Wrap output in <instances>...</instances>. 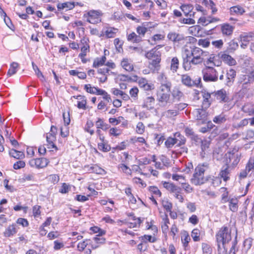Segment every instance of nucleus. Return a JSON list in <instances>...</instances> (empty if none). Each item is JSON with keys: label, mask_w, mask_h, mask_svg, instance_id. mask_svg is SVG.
<instances>
[{"label": "nucleus", "mask_w": 254, "mask_h": 254, "mask_svg": "<svg viewBox=\"0 0 254 254\" xmlns=\"http://www.w3.org/2000/svg\"><path fill=\"white\" fill-rule=\"evenodd\" d=\"M175 144H176V142L174 137H168L165 142V145L168 148H172Z\"/></svg>", "instance_id": "nucleus-51"}, {"label": "nucleus", "mask_w": 254, "mask_h": 254, "mask_svg": "<svg viewBox=\"0 0 254 254\" xmlns=\"http://www.w3.org/2000/svg\"><path fill=\"white\" fill-rule=\"evenodd\" d=\"M84 89L88 92L91 94H95L97 91V87H92L91 84H86L84 85Z\"/></svg>", "instance_id": "nucleus-56"}, {"label": "nucleus", "mask_w": 254, "mask_h": 254, "mask_svg": "<svg viewBox=\"0 0 254 254\" xmlns=\"http://www.w3.org/2000/svg\"><path fill=\"white\" fill-rule=\"evenodd\" d=\"M235 27L228 23H224L221 25V31L223 36H230L232 35Z\"/></svg>", "instance_id": "nucleus-16"}, {"label": "nucleus", "mask_w": 254, "mask_h": 254, "mask_svg": "<svg viewBox=\"0 0 254 254\" xmlns=\"http://www.w3.org/2000/svg\"><path fill=\"white\" fill-rule=\"evenodd\" d=\"M118 32V29L117 28L113 27L107 28L104 32L103 35L107 38H114L116 36Z\"/></svg>", "instance_id": "nucleus-23"}, {"label": "nucleus", "mask_w": 254, "mask_h": 254, "mask_svg": "<svg viewBox=\"0 0 254 254\" xmlns=\"http://www.w3.org/2000/svg\"><path fill=\"white\" fill-rule=\"evenodd\" d=\"M122 67L127 71H132L133 70L134 67L132 62L130 59L124 58L121 62Z\"/></svg>", "instance_id": "nucleus-17"}, {"label": "nucleus", "mask_w": 254, "mask_h": 254, "mask_svg": "<svg viewBox=\"0 0 254 254\" xmlns=\"http://www.w3.org/2000/svg\"><path fill=\"white\" fill-rule=\"evenodd\" d=\"M174 138L176 144L178 146H181L186 143V138L179 132H177L174 134Z\"/></svg>", "instance_id": "nucleus-18"}, {"label": "nucleus", "mask_w": 254, "mask_h": 254, "mask_svg": "<svg viewBox=\"0 0 254 254\" xmlns=\"http://www.w3.org/2000/svg\"><path fill=\"white\" fill-rule=\"evenodd\" d=\"M200 231L197 229H193L191 232V237L194 241H199Z\"/></svg>", "instance_id": "nucleus-53"}, {"label": "nucleus", "mask_w": 254, "mask_h": 254, "mask_svg": "<svg viewBox=\"0 0 254 254\" xmlns=\"http://www.w3.org/2000/svg\"><path fill=\"white\" fill-rule=\"evenodd\" d=\"M194 50V47H192L186 45L184 46L182 50V57L183 59V67L185 70L190 69V66L188 65V61Z\"/></svg>", "instance_id": "nucleus-7"}, {"label": "nucleus", "mask_w": 254, "mask_h": 254, "mask_svg": "<svg viewBox=\"0 0 254 254\" xmlns=\"http://www.w3.org/2000/svg\"><path fill=\"white\" fill-rule=\"evenodd\" d=\"M17 232L15 225L14 224H12L9 225L5 230V231L3 233V235L5 237H9L11 236H13Z\"/></svg>", "instance_id": "nucleus-27"}, {"label": "nucleus", "mask_w": 254, "mask_h": 254, "mask_svg": "<svg viewBox=\"0 0 254 254\" xmlns=\"http://www.w3.org/2000/svg\"><path fill=\"white\" fill-rule=\"evenodd\" d=\"M98 149L104 152H108L110 150V147L108 144L104 142V140L101 141V142L98 143Z\"/></svg>", "instance_id": "nucleus-50"}, {"label": "nucleus", "mask_w": 254, "mask_h": 254, "mask_svg": "<svg viewBox=\"0 0 254 254\" xmlns=\"http://www.w3.org/2000/svg\"><path fill=\"white\" fill-rule=\"evenodd\" d=\"M211 97V94L208 92H204L203 93V101L202 102V107L204 108H207L209 107L210 105V101L209 100Z\"/></svg>", "instance_id": "nucleus-32"}, {"label": "nucleus", "mask_w": 254, "mask_h": 254, "mask_svg": "<svg viewBox=\"0 0 254 254\" xmlns=\"http://www.w3.org/2000/svg\"><path fill=\"white\" fill-rule=\"evenodd\" d=\"M172 95L175 100L181 101L183 97L184 94L178 88L175 87L172 91Z\"/></svg>", "instance_id": "nucleus-28"}, {"label": "nucleus", "mask_w": 254, "mask_h": 254, "mask_svg": "<svg viewBox=\"0 0 254 254\" xmlns=\"http://www.w3.org/2000/svg\"><path fill=\"white\" fill-rule=\"evenodd\" d=\"M138 92L139 90L137 87H134L130 89L129 94L131 98H133L134 99H136L137 98Z\"/></svg>", "instance_id": "nucleus-57"}, {"label": "nucleus", "mask_w": 254, "mask_h": 254, "mask_svg": "<svg viewBox=\"0 0 254 254\" xmlns=\"http://www.w3.org/2000/svg\"><path fill=\"white\" fill-rule=\"evenodd\" d=\"M163 207L168 211H170L172 208V204L168 200H163L162 201Z\"/></svg>", "instance_id": "nucleus-55"}, {"label": "nucleus", "mask_w": 254, "mask_h": 254, "mask_svg": "<svg viewBox=\"0 0 254 254\" xmlns=\"http://www.w3.org/2000/svg\"><path fill=\"white\" fill-rule=\"evenodd\" d=\"M49 161L45 158L33 159L29 161V164L32 167L37 169L46 167L49 164Z\"/></svg>", "instance_id": "nucleus-10"}, {"label": "nucleus", "mask_w": 254, "mask_h": 254, "mask_svg": "<svg viewBox=\"0 0 254 254\" xmlns=\"http://www.w3.org/2000/svg\"><path fill=\"white\" fill-rule=\"evenodd\" d=\"M171 82L165 81L162 82L157 94V101L162 104L167 103L170 98Z\"/></svg>", "instance_id": "nucleus-2"}, {"label": "nucleus", "mask_w": 254, "mask_h": 254, "mask_svg": "<svg viewBox=\"0 0 254 254\" xmlns=\"http://www.w3.org/2000/svg\"><path fill=\"white\" fill-rule=\"evenodd\" d=\"M230 171L229 170V167L227 165L224 166L221 168V171L219 173V176L221 178L226 182L230 179Z\"/></svg>", "instance_id": "nucleus-21"}, {"label": "nucleus", "mask_w": 254, "mask_h": 254, "mask_svg": "<svg viewBox=\"0 0 254 254\" xmlns=\"http://www.w3.org/2000/svg\"><path fill=\"white\" fill-rule=\"evenodd\" d=\"M173 196L178 199L180 202L182 203L184 201V198L182 195V190L180 188L179 190L175 191L173 193Z\"/></svg>", "instance_id": "nucleus-49"}, {"label": "nucleus", "mask_w": 254, "mask_h": 254, "mask_svg": "<svg viewBox=\"0 0 254 254\" xmlns=\"http://www.w3.org/2000/svg\"><path fill=\"white\" fill-rule=\"evenodd\" d=\"M218 57L220 58L225 64L229 65H234L236 64V60L231 56L224 53H220Z\"/></svg>", "instance_id": "nucleus-15"}, {"label": "nucleus", "mask_w": 254, "mask_h": 254, "mask_svg": "<svg viewBox=\"0 0 254 254\" xmlns=\"http://www.w3.org/2000/svg\"><path fill=\"white\" fill-rule=\"evenodd\" d=\"M180 184L182 185L183 189L187 193H190L193 191V189L190 186L189 183H186V181L184 182H180Z\"/></svg>", "instance_id": "nucleus-42"}, {"label": "nucleus", "mask_w": 254, "mask_h": 254, "mask_svg": "<svg viewBox=\"0 0 254 254\" xmlns=\"http://www.w3.org/2000/svg\"><path fill=\"white\" fill-rule=\"evenodd\" d=\"M160 53L156 48H153L145 54V57L148 59H152L154 64H157L161 61Z\"/></svg>", "instance_id": "nucleus-11"}, {"label": "nucleus", "mask_w": 254, "mask_h": 254, "mask_svg": "<svg viewBox=\"0 0 254 254\" xmlns=\"http://www.w3.org/2000/svg\"><path fill=\"white\" fill-rule=\"evenodd\" d=\"M204 63L205 67H213V66H219L221 64V61L217 59V57L213 54H211L209 57L206 60H204Z\"/></svg>", "instance_id": "nucleus-12"}, {"label": "nucleus", "mask_w": 254, "mask_h": 254, "mask_svg": "<svg viewBox=\"0 0 254 254\" xmlns=\"http://www.w3.org/2000/svg\"><path fill=\"white\" fill-rule=\"evenodd\" d=\"M236 76V71L235 70L233 69H230L228 70L227 73V77L228 79V81L227 82V85L230 86L231 85L232 79H234L235 77Z\"/></svg>", "instance_id": "nucleus-40"}, {"label": "nucleus", "mask_w": 254, "mask_h": 254, "mask_svg": "<svg viewBox=\"0 0 254 254\" xmlns=\"http://www.w3.org/2000/svg\"><path fill=\"white\" fill-rule=\"evenodd\" d=\"M89 40L86 37H83L81 40V43L83 46L81 48V53L79 55L80 59L84 58L86 56L87 53L89 52L90 47L88 44Z\"/></svg>", "instance_id": "nucleus-13"}, {"label": "nucleus", "mask_w": 254, "mask_h": 254, "mask_svg": "<svg viewBox=\"0 0 254 254\" xmlns=\"http://www.w3.org/2000/svg\"><path fill=\"white\" fill-rule=\"evenodd\" d=\"M19 67V64L16 62H13L10 65V68L8 71L7 74L9 76H11L14 74Z\"/></svg>", "instance_id": "nucleus-38"}, {"label": "nucleus", "mask_w": 254, "mask_h": 254, "mask_svg": "<svg viewBox=\"0 0 254 254\" xmlns=\"http://www.w3.org/2000/svg\"><path fill=\"white\" fill-rule=\"evenodd\" d=\"M194 118L198 121L199 124H204L207 117V113L204 109H196L192 112Z\"/></svg>", "instance_id": "nucleus-9"}, {"label": "nucleus", "mask_w": 254, "mask_h": 254, "mask_svg": "<svg viewBox=\"0 0 254 254\" xmlns=\"http://www.w3.org/2000/svg\"><path fill=\"white\" fill-rule=\"evenodd\" d=\"M201 28L199 25H194L189 27L188 32L190 34L195 36L199 37L201 35L200 31Z\"/></svg>", "instance_id": "nucleus-22"}, {"label": "nucleus", "mask_w": 254, "mask_h": 254, "mask_svg": "<svg viewBox=\"0 0 254 254\" xmlns=\"http://www.w3.org/2000/svg\"><path fill=\"white\" fill-rule=\"evenodd\" d=\"M228 243H217L219 254H228Z\"/></svg>", "instance_id": "nucleus-31"}, {"label": "nucleus", "mask_w": 254, "mask_h": 254, "mask_svg": "<svg viewBox=\"0 0 254 254\" xmlns=\"http://www.w3.org/2000/svg\"><path fill=\"white\" fill-rule=\"evenodd\" d=\"M32 64L33 70H34L35 74H36L37 77L39 78H40V79L42 81H43V82L46 81V79H45L44 76L43 75L42 72L40 70V69H39L38 66L36 64H35L34 63H32Z\"/></svg>", "instance_id": "nucleus-37"}, {"label": "nucleus", "mask_w": 254, "mask_h": 254, "mask_svg": "<svg viewBox=\"0 0 254 254\" xmlns=\"http://www.w3.org/2000/svg\"><path fill=\"white\" fill-rule=\"evenodd\" d=\"M57 7L59 10L64 9L65 8L70 9L74 7V4L70 2H65L59 3Z\"/></svg>", "instance_id": "nucleus-47"}, {"label": "nucleus", "mask_w": 254, "mask_h": 254, "mask_svg": "<svg viewBox=\"0 0 254 254\" xmlns=\"http://www.w3.org/2000/svg\"><path fill=\"white\" fill-rule=\"evenodd\" d=\"M102 13L99 10H92L84 14V17L87 21L92 24L99 23L101 21Z\"/></svg>", "instance_id": "nucleus-8"}, {"label": "nucleus", "mask_w": 254, "mask_h": 254, "mask_svg": "<svg viewBox=\"0 0 254 254\" xmlns=\"http://www.w3.org/2000/svg\"><path fill=\"white\" fill-rule=\"evenodd\" d=\"M198 45L204 48H207L210 45V41L207 39H200L198 42Z\"/></svg>", "instance_id": "nucleus-60"}, {"label": "nucleus", "mask_w": 254, "mask_h": 254, "mask_svg": "<svg viewBox=\"0 0 254 254\" xmlns=\"http://www.w3.org/2000/svg\"><path fill=\"white\" fill-rule=\"evenodd\" d=\"M90 240L86 239L82 242L79 243L77 245L78 250L80 252L83 251L88 245L90 244Z\"/></svg>", "instance_id": "nucleus-48"}, {"label": "nucleus", "mask_w": 254, "mask_h": 254, "mask_svg": "<svg viewBox=\"0 0 254 254\" xmlns=\"http://www.w3.org/2000/svg\"><path fill=\"white\" fill-rule=\"evenodd\" d=\"M212 94L214 95L216 99L220 102H226L227 101V93L225 90L221 89Z\"/></svg>", "instance_id": "nucleus-20"}, {"label": "nucleus", "mask_w": 254, "mask_h": 254, "mask_svg": "<svg viewBox=\"0 0 254 254\" xmlns=\"http://www.w3.org/2000/svg\"><path fill=\"white\" fill-rule=\"evenodd\" d=\"M181 239L183 246L185 248H187L188 246L189 243L190 241V238L189 235L187 233L185 232L182 235Z\"/></svg>", "instance_id": "nucleus-43"}, {"label": "nucleus", "mask_w": 254, "mask_h": 254, "mask_svg": "<svg viewBox=\"0 0 254 254\" xmlns=\"http://www.w3.org/2000/svg\"><path fill=\"white\" fill-rule=\"evenodd\" d=\"M252 37V36L249 34H247L246 33L241 34L240 36V41L245 42V43H249Z\"/></svg>", "instance_id": "nucleus-54"}, {"label": "nucleus", "mask_w": 254, "mask_h": 254, "mask_svg": "<svg viewBox=\"0 0 254 254\" xmlns=\"http://www.w3.org/2000/svg\"><path fill=\"white\" fill-rule=\"evenodd\" d=\"M49 181L54 184H57L60 180L59 176L56 174L50 175L48 177Z\"/></svg>", "instance_id": "nucleus-59"}, {"label": "nucleus", "mask_w": 254, "mask_h": 254, "mask_svg": "<svg viewBox=\"0 0 254 254\" xmlns=\"http://www.w3.org/2000/svg\"><path fill=\"white\" fill-rule=\"evenodd\" d=\"M76 99L81 100L80 101L77 102V107L79 109H85L86 104V101L85 99V97L82 96H78Z\"/></svg>", "instance_id": "nucleus-46"}, {"label": "nucleus", "mask_w": 254, "mask_h": 254, "mask_svg": "<svg viewBox=\"0 0 254 254\" xmlns=\"http://www.w3.org/2000/svg\"><path fill=\"white\" fill-rule=\"evenodd\" d=\"M134 78L135 80L138 81V83L140 88L143 87L147 82V80L144 78H140L137 75H134Z\"/></svg>", "instance_id": "nucleus-52"}, {"label": "nucleus", "mask_w": 254, "mask_h": 254, "mask_svg": "<svg viewBox=\"0 0 254 254\" xmlns=\"http://www.w3.org/2000/svg\"><path fill=\"white\" fill-rule=\"evenodd\" d=\"M127 40L133 43H139L141 41V37L132 32L127 35Z\"/></svg>", "instance_id": "nucleus-33"}, {"label": "nucleus", "mask_w": 254, "mask_h": 254, "mask_svg": "<svg viewBox=\"0 0 254 254\" xmlns=\"http://www.w3.org/2000/svg\"><path fill=\"white\" fill-rule=\"evenodd\" d=\"M180 8L186 16L187 15L189 14V13L191 12L193 9V6L190 4H182L180 6Z\"/></svg>", "instance_id": "nucleus-35"}, {"label": "nucleus", "mask_w": 254, "mask_h": 254, "mask_svg": "<svg viewBox=\"0 0 254 254\" xmlns=\"http://www.w3.org/2000/svg\"><path fill=\"white\" fill-rule=\"evenodd\" d=\"M213 122L216 124H222L225 123L227 121L226 116L223 113H221L218 115L215 116L213 119Z\"/></svg>", "instance_id": "nucleus-26"}, {"label": "nucleus", "mask_w": 254, "mask_h": 254, "mask_svg": "<svg viewBox=\"0 0 254 254\" xmlns=\"http://www.w3.org/2000/svg\"><path fill=\"white\" fill-rule=\"evenodd\" d=\"M238 202L237 199H231L229 201V207L231 211L236 212L238 209Z\"/></svg>", "instance_id": "nucleus-45"}, {"label": "nucleus", "mask_w": 254, "mask_h": 254, "mask_svg": "<svg viewBox=\"0 0 254 254\" xmlns=\"http://www.w3.org/2000/svg\"><path fill=\"white\" fill-rule=\"evenodd\" d=\"M209 168V164L207 163L200 164L195 168L193 176L190 179L191 184L199 186L203 184L206 179L204 178V172Z\"/></svg>", "instance_id": "nucleus-1"}, {"label": "nucleus", "mask_w": 254, "mask_h": 254, "mask_svg": "<svg viewBox=\"0 0 254 254\" xmlns=\"http://www.w3.org/2000/svg\"><path fill=\"white\" fill-rule=\"evenodd\" d=\"M193 54L188 61V65L191 67V65H197L201 64L204 62L203 56L204 54L201 49L198 47H194Z\"/></svg>", "instance_id": "nucleus-4"}, {"label": "nucleus", "mask_w": 254, "mask_h": 254, "mask_svg": "<svg viewBox=\"0 0 254 254\" xmlns=\"http://www.w3.org/2000/svg\"><path fill=\"white\" fill-rule=\"evenodd\" d=\"M217 243H229L231 240V230L227 227H222L216 236Z\"/></svg>", "instance_id": "nucleus-5"}, {"label": "nucleus", "mask_w": 254, "mask_h": 254, "mask_svg": "<svg viewBox=\"0 0 254 254\" xmlns=\"http://www.w3.org/2000/svg\"><path fill=\"white\" fill-rule=\"evenodd\" d=\"M9 153L11 157L17 159H22L25 156L23 152L17 151L15 149L10 150Z\"/></svg>", "instance_id": "nucleus-34"}, {"label": "nucleus", "mask_w": 254, "mask_h": 254, "mask_svg": "<svg viewBox=\"0 0 254 254\" xmlns=\"http://www.w3.org/2000/svg\"><path fill=\"white\" fill-rule=\"evenodd\" d=\"M181 81L184 85L188 87L193 86V80H192L190 77L187 74H183L182 75Z\"/></svg>", "instance_id": "nucleus-29"}, {"label": "nucleus", "mask_w": 254, "mask_h": 254, "mask_svg": "<svg viewBox=\"0 0 254 254\" xmlns=\"http://www.w3.org/2000/svg\"><path fill=\"white\" fill-rule=\"evenodd\" d=\"M95 125L98 129H102L104 130H106L109 128L108 125L104 123L103 120L100 118L98 119Z\"/></svg>", "instance_id": "nucleus-39"}, {"label": "nucleus", "mask_w": 254, "mask_h": 254, "mask_svg": "<svg viewBox=\"0 0 254 254\" xmlns=\"http://www.w3.org/2000/svg\"><path fill=\"white\" fill-rule=\"evenodd\" d=\"M92 171L98 174H102L104 172V170L101 168L97 165H94L90 168Z\"/></svg>", "instance_id": "nucleus-63"}, {"label": "nucleus", "mask_w": 254, "mask_h": 254, "mask_svg": "<svg viewBox=\"0 0 254 254\" xmlns=\"http://www.w3.org/2000/svg\"><path fill=\"white\" fill-rule=\"evenodd\" d=\"M41 206L39 205H35L33 207V214L34 217H39L41 214Z\"/></svg>", "instance_id": "nucleus-61"}, {"label": "nucleus", "mask_w": 254, "mask_h": 254, "mask_svg": "<svg viewBox=\"0 0 254 254\" xmlns=\"http://www.w3.org/2000/svg\"><path fill=\"white\" fill-rule=\"evenodd\" d=\"M179 67V61L177 57H173L171 61L170 70L175 73L177 71Z\"/></svg>", "instance_id": "nucleus-25"}, {"label": "nucleus", "mask_w": 254, "mask_h": 254, "mask_svg": "<svg viewBox=\"0 0 254 254\" xmlns=\"http://www.w3.org/2000/svg\"><path fill=\"white\" fill-rule=\"evenodd\" d=\"M247 169L248 170V172L252 170L254 172V158H251L249 160V163L247 165Z\"/></svg>", "instance_id": "nucleus-64"}, {"label": "nucleus", "mask_w": 254, "mask_h": 254, "mask_svg": "<svg viewBox=\"0 0 254 254\" xmlns=\"http://www.w3.org/2000/svg\"><path fill=\"white\" fill-rule=\"evenodd\" d=\"M102 235H96L93 240L97 244H103L105 243L106 239L102 237Z\"/></svg>", "instance_id": "nucleus-62"}, {"label": "nucleus", "mask_w": 254, "mask_h": 254, "mask_svg": "<svg viewBox=\"0 0 254 254\" xmlns=\"http://www.w3.org/2000/svg\"><path fill=\"white\" fill-rule=\"evenodd\" d=\"M46 139L47 142L52 148L56 147L54 143V142L56 140V134L48 133L47 134Z\"/></svg>", "instance_id": "nucleus-41"}, {"label": "nucleus", "mask_w": 254, "mask_h": 254, "mask_svg": "<svg viewBox=\"0 0 254 254\" xmlns=\"http://www.w3.org/2000/svg\"><path fill=\"white\" fill-rule=\"evenodd\" d=\"M106 61V58L105 56L101 58H97L95 59L93 62V66L94 67H98L103 65Z\"/></svg>", "instance_id": "nucleus-36"}, {"label": "nucleus", "mask_w": 254, "mask_h": 254, "mask_svg": "<svg viewBox=\"0 0 254 254\" xmlns=\"http://www.w3.org/2000/svg\"><path fill=\"white\" fill-rule=\"evenodd\" d=\"M245 12V9L240 5L232 6L230 9L231 14L242 15Z\"/></svg>", "instance_id": "nucleus-30"}, {"label": "nucleus", "mask_w": 254, "mask_h": 254, "mask_svg": "<svg viewBox=\"0 0 254 254\" xmlns=\"http://www.w3.org/2000/svg\"><path fill=\"white\" fill-rule=\"evenodd\" d=\"M178 113V110L177 109L169 110L163 113V116L168 118H172L176 116Z\"/></svg>", "instance_id": "nucleus-44"}, {"label": "nucleus", "mask_w": 254, "mask_h": 254, "mask_svg": "<svg viewBox=\"0 0 254 254\" xmlns=\"http://www.w3.org/2000/svg\"><path fill=\"white\" fill-rule=\"evenodd\" d=\"M229 157L230 162H231L233 159L234 160L232 162V164L234 165L237 164L240 160L239 154L238 153H237L236 154H231Z\"/></svg>", "instance_id": "nucleus-58"}, {"label": "nucleus", "mask_w": 254, "mask_h": 254, "mask_svg": "<svg viewBox=\"0 0 254 254\" xmlns=\"http://www.w3.org/2000/svg\"><path fill=\"white\" fill-rule=\"evenodd\" d=\"M253 82L254 81L248 74L242 75L240 77V82L242 84L241 92L246 95L248 97L253 95L254 94V88L252 87L248 88V85Z\"/></svg>", "instance_id": "nucleus-3"}, {"label": "nucleus", "mask_w": 254, "mask_h": 254, "mask_svg": "<svg viewBox=\"0 0 254 254\" xmlns=\"http://www.w3.org/2000/svg\"><path fill=\"white\" fill-rule=\"evenodd\" d=\"M163 186L170 193H173L175 191L179 190L180 187L175 185L173 183L163 182H162Z\"/></svg>", "instance_id": "nucleus-19"}, {"label": "nucleus", "mask_w": 254, "mask_h": 254, "mask_svg": "<svg viewBox=\"0 0 254 254\" xmlns=\"http://www.w3.org/2000/svg\"><path fill=\"white\" fill-rule=\"evenodd\" d=\"M167 38L174 43H179L185 39L182 34L175 32H170L167 35Z\"/></svg>", "instance_id": "nucleus-14"}, {"label": "nucleus", "mask_w": 254, "mask_h": 254, "mask_svg": "<svg viewBox=\"0 0 254 254\" xmlns=\"http://www.w3.org/2000/svg\"><path fill=\"white\" fill-rule=\"evenodd\" d=\"M149 23H144L141 26H138L136 28V32L138 34V36L141 37L144 36L147 31V28H151L152 26H149Z\"/></svg>", "instance_id": "nucleus-24"}, {"label": "nucleus", "mask_w": 254, "mask_h": 254, "mask_svg": "<svg viewBox=\"0 0 254 254\" xmlns=\"http://www.w3.org/2000/svg\"><path fill=\"white\" fill-rule=\"evenodd\" d=\"M203 78L205 81L215 82L218 80L217 70L213 67H205L202 70Z\"/></svg>", "instance_id": "nucleus-6"}]
</instances>
